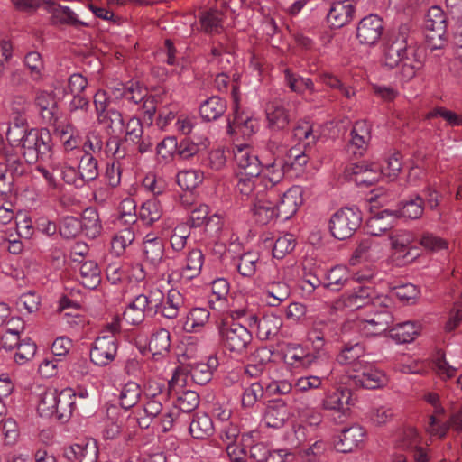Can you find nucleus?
<instances>
[{
    "instance_id": "49",
    "label": "nucleus",
    "mask_w": 462,
    "mask_h": 462,
    "mask_svg": "<svg viewBox=\"0 0 462 462\" xmlns=\"http://www.w3.org/2000/svg\"><path fill=\"white\" fill-rule=\"evenodd\" d=\"M209 317L207 308H194L189 312L183 328L189 333L199 332L208 322Z\"/></svg>"
},
{
    "instance_id": "4",
    "label": "nucleus",
    "mask_w": 462,
    "mask_h": 462,
    "mask_svg": "<svg viewBox=\"0 0 462 462\" xmlns=\"http://www.w3.org/2000/svg\"><path fill=\"white\" fill-rule=\"evenodd\" d=\"M220 341L226 350L234 355H243L252 343L249 329L235 320L225 319L218 328Z\"/></svg>"
},
{
    "instance_id": "30",
    "label": "nucleus",
    "mask_w": 462,
    "mask_h": 462,
    "mask_svg": "<svg viewBox=\"0 0 462 462\" xmlns=\"http://www.w3.org/2000/svg\"><path fill=\"white\" fill-rule=\"evenodd\" d=\"M355 7L351 0H339L331 4L327 15L331 27L341 28L349 23L353 17Z\"/></svg>"
},
{
    "instance_id": "26",
    "label": "nucleus",
    "mask_w": 462,
    "mask_h": 462,
    "mask_svg": "<svg viewBox=\"0 0 462 462\" xmlns=\"http://www.w3.org/2000/svg\"><path fill=\"white\" fill-rule=\"evenodd\" d=\"M351 402V392L346 388L338 387L326 392L321 407L327 411H335L346 415Z\"/></svg>"
},
{
    "instance_id": "1",
    "label": "nucleus",
    "mask_w": 462,
    "mask_h": 462,
    "mask_svg": "<svg viewBox=\"0 0 462 462\" xmlns=\"http://www.w3.org/2000/svg\"><path fill=\"white\" fill-rule=\"evenodd\" d=\"M383 61L390 69L401 66L400 74L404 81L411 79L422 67V60L408 47L405 29L389 38L384 46Z\"/></svg>"
},
{
    "instance_id": "41",
    "label": "nucleus",
    "mask_w": 462,
    "mask_h": 462,
    "mask_svg": "<svg viewBox=\"0 0 462 462\" xmlns=\"http://www.w3.org/2000/svg\"><path fill=\"white\" fill-rule=\"evenodd\" d=\"M184 296L178 290H169L166 299L163 298V303L159 312L166 319H175L184 307Z\"/></svg>"
},
{
    "instance_id": "35",
    "label": "nucleus",
    "mask_w": 462,
    "mask_h": 462,
    "mask_svg": "<svg viewBox=\"0 0 462 462\" xmlns=\"http://www.w3.org/2000/svg\"><path fill=\"white\" fill-rule=\"evenodd\" d=\"M365 349L360 343H348L346 344L337 356V361L339 365H349L352 373L355 368H359V365L366 363L365 357Z\"/></svg>"
},
{
    "instance_id": "17",
    "label": "nucleus",
    "mask_w": 462,
    "mask_h": 462,
    "mask_svg": "<svg viewBox=\"0 0 462 462\" xmlns=\"http://www.w3.org/2000/svg\"><path fill=\"white\" fill-rule=\"evenodd\" d=\"M344 304L350 310H366V307L372 305L374 301L376 305H382L383 301H388L385 296H375V291L371 287H359L344 296Z\"/></svg>"
},
{
    "instance_id": "59",
    "label": "nucleus",
    "mask_w": 462,
    "mask_h": 462,
    "mask_svg": "<svg viewBox=\"0 0 462 462\" xmlns=\"http://www.w3.org/2000/svg\"><path fill=\"white\" fill-rule=\"evenodd\" d=\"M104 117H97L99 124L104 125L109 128L113 134H119L124 132L125 124L121 112L116 108H110L108 111L103 113Z\"/></svg>"
},
{
    "instance_id": "19",
    "label": "nucleus",
    "mask_w": 462,
    "mask_h": 462,
    "mask_svg": "<svg viewBox=\"0 0 462 462\" xmlns=\"http://www.w3.org/2000/svg\"><path fill=\"white\" fill-rule=\"evenodd\" d=\"M397 446L408 450L413 457L414 462H429L430 455L425 448L421 446V439L414 428L405 429L399 437Z\"/></svg>"
},
{
    "instance_id": "52",
    "label": "nucleus",
    "mask_w": 462,
    "mask_h": 462,
    "mask_svg": "<svg viewBox=\"0 0 462 462\" xmlns=\"http://www.w3.org/2000/svg\"><path fill=\"white\" fill-rule=\"evenodd\" d=\"M214 423L207 414L196 415L189 424V432L194 439H202L214 432Z\"/></svg>"
},
{
    "instance_id": "15",
    "label": "nucleus",
    "mask_w": 462,
    "mask_h": 462,
    "mask_svg": "<svg viewBox=\"0 0 462 462\" xmlns=\"http://www.w3.org/2000/svg\"><path fill=\"white\" fill-rule=\"evenodd\" d=\"M383 21L376 14L365 16L356 28V38L360 44L374 46L381 39L383 32Z\"/></svg>"
},
{
    "instance_id": "25",
    "label": "nucleus",
    "mask_w": 462,
    "mask_h": 462,
    "mask_svg": "<svg viewBox=\"0 0 462 462\" xmlns=\"http://www.w3.org/2000/svg\"><path fill=\"white\" fill-rule=\"evenodd\" d=\"M262 189L258 190L256 200L252 208L253 217L260 225H266L274 218L278 217V212L274 203V197L269 198L266 193L259 197Z\"/></svg>"
},
{
    "instance_id": "33",
    "label": "nucleus",
    "mask_w": 462,
    "mask_h": 462,
    "mask_svg": "<svg viewBox=\"0 0 462 462\" xmlns=\"http://www.w3.org/2000/svg\"><path fill=\"white\" fill-rule=\"evenodd\" d=\"M349 171L354 176L353 180L357 185L370 186L381 177L379 166L375 163L361 162L350 166Z\"/></svg>"
},
{
    "instance_id": "9",
    "label": "nucleus",
    "mask_w": 462,
    "mask_h": 462,
    "mask_svg": "<svg viewBox=\"0 0 462 462\" xmlns=\"http://www.w3.org/2000/svg\"><path fill=\"white\" fill-rule=\"evenodd\" d=\"M21 330L19 328H8L3 338V346L6 349H12L16 346L14 361L18 365H23L32 359L36 353V344L31 338L25 337L19 339Z\"/></svg>"
},
{
    "instance_id": "36",
    "label": "nucleus",
    "mask_w": 462,
    "mask_h": 462,
    "mask_svg": "<svg viewBox=\"0 0 462 462\" xmlns=\"http://www.w3.org/2000/svg\"><path fill=\"white\" fill-rule=\"evenodd\" d=\"M77 164L78 161L61 160L60 162H52L51 167L53 171H60V176L66 184L81 188L85 185V182L80 176Z\"/></svg>"
},
{
    "instance_id": "8",
    "label": "nucleus",
    "mask_w": 462,
    "mask_h": 462,
    "mask_svg": "<svg viewBox=\"0 0 462 462\" xmlns=\"http://www.w3.org/2000/svg\"><path fill=\"white\" fill-rule=\"evenodd\" d=\"M348 380L355 386L365 389H378L387 383V376L374 363L367 361L359 365V368L348 375Z\"/></svg>"
},
{
    "instance_id": "56",
    "label": "nucleus",
    "mask_w": 462,
    "mask_h": 462,
    "mask_svg": "<svg viewBox=\"0 0 462 462\" xmlns=\"http://www.w3.org/2000/svg\"><path fill=\"white\" fill-rule=\"evenodd\" d=\"M259 261L258 252H246L241 254L237 260V271L244 277H252L258 268Z\"/></svg>"
},
{
    "instance_id": "42",
    "label": "nucleus",
    "mask_w": 462,
    "mask_h": 462,
    "mask_svg": "<svg viewBox=\"0 0 462 462\" xmlns=\"http://www.w3.org/2000/svg\"><path fill=\"white\" fill-rule=\"evenodd\" d=\"M384 247L385 245L381 244L377 239L367 237L360 241L355 251V254L359 258L375 261L383 255Z\"/></svg>"
},
{
    "instance_id": "31",
    "label": "nucleus",
    "mask_w": 462,
    "mask_h": 462,
    "mask_svg": "<svg viewBox=\"0 0 462 462\" xmlns=\"http://www.w3.org/2000/svg\"><path fill=\"white\" fill-rule=\"evenodd\" d=\"M164 253L163 240L153 234H147L143 242V254L145 262L157 268L163 261Z\"/></svg>"
},
{
    "instance_id": "44",
    "label": "nucleus",
    "mask_w": 462,
    "mask_h": 462,
    "mask_svg": "<svg viewBox=\"0 0 462 462\" xmlns=\"http://www.w3.org/2000/svg\"><path fill=\"white\" fill-rule=\"evenodd\" d=\"M114 95L116 98L121 99L124 104L127 102L136 106L140 102H143L146 93L144 89L137 85L131 84L125 87L122 83H118L116 87H115Z\"/></svg>"
},
{
    "instance_id": "22",
    "label": "nucleus",
    "mask_w": 462,
    "mask_h": 462,
    "mask_svg": "<svg viewBox=\"0 0 462 462\" xmlns=\"http://www.w3.org/2000/svg\"><path fill=\"white\" fill-rule=\"evenodd\" d=\"M423 399L429 404L433 406L434 414L429 417V421L426 426L428 433L433 437L442 438L446 435L448 426L446 423L440 421L439 416L444 413V408L439 402V396L436 393L428 392L423 395Z\"/></svg>"
},
{
    "instance_id": "23",
    "label": "nucleus",
    "mask_w": 462,
    "mask_h": 462,
    "mask_svg": "<svg viewBox=\"0 0 462 462\" xmlns=\"http://www.w3.org/2000/svg\"><path fill=\"white\" fill-rule=\"evenodd\" d=\"M267 126L273 131L284 129L290 122V115L282 99L275 98L266 104Z\"/></svg>"
},
{
    "instance_id": "14",
    "label": "nucleus",
    "mask_w": 462,
    "mask_h": 462,
    "mask_svg": "<svg viewBox=\"0 0 462 462\" xmlns=\"http://www.w3.org/2000/svg\"><path fill=\"white\" fill-rule=\"evenodd\" d=\"M61 145V160L79 161L83 153L81 139L78 132L69 125H60L56 129Z\"/></svg>"
},
{
    "instance_id": "2",
    "label": "nucleus",
    "mask_w": 462,
    "mask_h": 462,
    "mask_svg": "<svg viewBox=\"0 0 462 462\" xmlns=\"http://www.w3.org/2000/svg\"><path fill=\"white\" fill-rule=\"evenodd\" d=\"M171 396L169 386L157 381H148L143 389V413L144 416L137 418L141 428L146 429L156 418L160 420L162 430L169 431L173 425L174 417L170 411H163V402Z\"/></svg>"
},
{
    "instance_id": "62",
    "label": "nucleus",
    "mask_w": 462,
    "mask_h": 462,
    "mask_svg": "<svg viewBox=\"0 0 462 462\" xmlns=\"http://www.w3.org/2000/svg\"><path fill=\"white\" fill-rule=\"evenodd\" d=\"M378 166L382 175L388 177L390 180H394L399 175L402 167L401 153L393 152L388 155L384 162Z\"/></svg>"
},
{
    "instance_id": "64",
    "label": "nucleus",
    "mask_w": 462,
    "mask_h": 462,
    "mask_svg": "<svg viewBox=\"0 0 462 462\" xmlns=\"http://www.w3.org/2000/svg\"><path fill=\"white\" fill-rule=\"evenodd\" d=\"M134 232L131 227H125L120 230L114 236L111 245L112 250L116 255H121L134 240Z\"/></svg>"
},
{
    "instance_id": "11",
    "label": "nucleus",
    "mask_w": 462,
    "mask_h": 462,
    "mask_svg": "<svg viewBox=\"0 0 462 462\" xmlns=\"http://www.w3.org/2000/svg\"><path fill=\"white\" fill-rule=\"evenodd\" d=\"M118 350V339L114 335H100L90 349V360L98 366H106L113 362Z\"/></svg>"
},
{
    "instance_id": "61",
    "label": "nucleus",
    "mask_w": 462,
    "mask_h": 462,
    "mask_svg": "<svg viewBox=\"0 0 462 462\" xmlns=\"http://www.w3.org/2000/svg\"><path fill=\"white\" fill-rule=\"evenodd\" d=\"M203 180V173L198 170H184L177 174L179 186L186 190H193Z\"/></svg>"
},
{
    "instance_id": "43",
    "label": "nucleus",
    "mask_w": 462,
    "mask_h": 462,
    "mask_svg": "<svg viewBox=\"0 0 462 462\" xmlns=\"http://www.w3.org/2000/svg\"><path fill=\"white\" fill-rule=\"evenodd\" d=\"M75 390L72 388H65L58 392L57 398V413L58 420H68L75 410Z\"/></svg>"
},
{
    "instance_id": "54",
    "label": "nucleus",
    "mask_w": 462,
    "mask_h": 462,
    "mask_svg": "<svg viewBox=\"0 0 462 462\" xmlns=\"http://www.w3.org/2000/svg\"><path fill=\"white\" fill-rule=\"evenodd\" d=\"M77 165L85 184L98 176L97 161L90 152L81 153Z\"/></svg>"
},
{
    "instance_id": "39",
    "label": "nucleus",
    "mask_w": 462,
    "mask_h": 462,
    "mask_svg": "<svg viewBox=\"0 0 462 462\" xmlns=\"http://www.w3.org/2000/svg\"><path fill=\"white\" fill-rule=\"evenodd\" d=\"M284 82L292 92L300 96L304 95L306 92H316V88L311 79L294 73L290 69H284Z\"/></svg>"
},
{
    "instance_id": "45",
    "label": "nucleus",
    "mask_w": 462,
    "mask_h": 462,
    "mask_svg": "<svg viewBox=\"0 0 462 462\" xmlns=\"http://www.w3.org/2000/svg\"><path fill=\"white\" fill-rule=\"evenodd\" d=\"M226 109V102L218 97H211L199 106V114L206 121H214L219 118Z\"/></svg>"
},
{
    "instance_id": "21",
    "label": "nucleus",
    "mask_w": 462,
    "mask_h": 462,
    "mask_svg": "<svg viewBox=\"0 0 462 462\" xmlns=\"http://www.w3.org/2000/svg\"><path fill=\"white\" fill-rule=\"evenodd\" d=\"M44 9L51 14L54 24H66L74 27L88 26V23L79 20L77 14L69 6L61 5L52 0H43Z\"/></svg>"
},
{
    "instance_id": "3",
    "label": "nucleus",
    "mask_w": 462,
    "mask_h": 462,
    "mask_svg": "<svg viewBox=\"0 0 462 462\" xmlns=\"http://www.w3.org/2000/svg\"><path fill=\"white\" fill-rule=\"evenodd\" d=\"M393 321V317L386 301L382 305H376L374 301L372 305L366 307V310L358 313L355 327L364 337H372L387 331Z\"/></svg>"
},
{
    "instance_id": "60",
    "label": "nucleus",
    "mask_w": 462,
    "mask_h": 462,
    "mask_svg": "<svg viewBox=\"0 0 462 462\" xmlns=\"http://www.w3.org/2000/svg\"><path fill=\"white\" fill-rule=\"evenodd\" d=\"M296 240L291 234H283L277 237L273 245V256L282 259L295 248Z\"/></svg>"
},
{
    "instance_id": "63",
    "label": "nucleus",
    "mask_w": 462,
    "mask_h": 462,
    "mask_svg": "<svg viewBox=\"0 0 462 462\" xmlns=\"http://www.w3.org/2000/svg\"><path fill=\"white\" fill-rule=\"evenodd\" d=\"M41 299L34 291L23 293L15 301L17 310L21 313L31 314L39 310Z\"/></svg>"
},
{
    "instance_id": "51",
    "label": "nucleus",
    "mask_w": 462,
    "mask_h": 462,
    "mask_svg": "<svg viewBox=\"0 0 462 462\" xmlns=\"http://www.w3.org/2000/svg\"><path fill=\"white\" fill-rule=\"evenodd\" d=\"M350 276L351 273L346 266L337 265L328 272V282L324 284V288L337 291L346 285Z\"/></svg>"
},
{
    "instance_id": "29",
    "label": "nucleus",
    "mask_w": 462,
    "mask_h": 462,
    "mask_svg": "<svg viewBox=\"0 0 462 462\" xmlns=\"http://www.w3.org/2000/svg\"><path fill=\"white\" fill-rule=\"evenodd\" d=\"M204 263V254L199 249H192L186 257V263L180 273L173 272L169 274L168 282H170L177 275L184 282H189L199 275Z\"/></svg>"
},
{
    "instance_id": "37",
    "label": "nucleus",
    "mask_w": 462,
    "mask_h": 462,
    "mask_svg": "<svg viewBox=\"0 0 462 462\" xmlns=\"http://www.w3.org/2000/svg\"><path fill=\"white\" fill-rule=\"evenodd\" d=\"M395 221V216L388 209L381 210L372 216L366 222L365 231L371 236H378L391 229Z\"/></svg>"
},
{
    "instance_id": "55",
    "label": "nucleus",
    "mask_w": 462,
    "mask_h": 462,
    "mask_svg": "<svg viewBox=\"0 0 462 462\" xmlns=\"http://www.w3.org/2000/svg\"><path fill=\"white\" fill-rule=\"evenodd\" d=\"M142 390L135 382H127L120 390L118 399L125 410L134 407L140 400Z\"/></svg>"
},
{
    "instance_id": "28",
    "label": "nucleus",
    "mask_w": 462,
    "mask_h": 462,
    "mask_svg": "<svg viewBox=\"0 0 462 462\" xmlns=\"http://www.w3.org/2000/svg\"><path fill=\"white\" fill-rule=\"evenodd\" d=\"M327 364V369L324 371V374L320 376L317 375H309L302 376L297 379L295 382L294 387L300 392H307L312 389H319L323 380H331L336 383H347V381L345 378H339L337 376V370L334 367H331L328 363Z\"/></svg>"
},
{
    "instance_id": "38",
    "label": "nucleus",
    "mask_w": 462,
    "mask_h": 462,
    "mask_svg": "<svg viewBox=\"0 0 462 462\" xmlns=\"http://www.w3.org/2000/svg\"><path fill=\"white\" fill-rule=\"evenodd\" d=\"M137 306L143 308L147 316L152 317L159 312L163 303V291L158 288L148 290L134 297Z\"/></svg>"
},
{
    "instance_id": "58",
    "label": "nucleus",
    "mask_w": 462,
    "mask_h": 462,
    "mask_svg": "<svg viewBox=\"0 0 462 462\" xmlns=\"http://www.w3.org/2000/svg\"><path fill=\"white\" fill-rule=\"evenodd\" d=\"M171 347V335L169 330L165 328L156 329L149 341V349L153 354H162L167 352Z\"/></svg>"
},
{
    "instance_id": "5",
    "label": "nucleus",
    "mask_w": 462,
    "mask_h": 462,
    "mask_svg": "<svg viewBox=\"0 0 462 462\" xmlns=\"http://www.w3.org/2000/svg\"><path fill=\"white\" fill-rule=\"evenodd\" d=\"M361 221V212L357 208H343L331 216L329 230L335 238L344 240L355 233L359 227Z\"/></svg>"
},
{
    "instance_id": "53",
    "label": "nucleus",
    "mask_w": 462,
    "mask_h": 462,
    "mask_svg": "<svg viewBox=\"0 0 462 462\" xmlns=\"http://www.w3.org/2000/svg\"><path fill=\"white\" fill-rule=\"evenodd\" d=\"M81 230H83L87 236L96 238L101 234L102 225L99 219L98 213L93 208H87L82 215L80 220Z\"/></svg>"
},
{
    "instance_id": "32",
    "label": "nucleus",
    "mask_w": 462,
    "mask_h": 462,
    "mask_svg": "<svg viewBox=\"0 0 462 462\" xmlns=\"http://www.w3.org/2000/svg\"><path fill=\"white\" fill-rule=\"evenodd\" d=\"M225 17L224 12L216 8L201 11L199 15L200 30L210 35L222 33L225 32Z\"/></svg>"
},
{
    "instance_id": "6",
    "label": "nucleus",
    "mask_w": 462,
    "mask_h": 462,
    "mask_svg": "<svg viewBox=\"0 0 462 462\" xmlns=\"http://www.w3.org/2000/svg\"><path fill=\"white\" fill-rule=\"evenodd\" d=\"M425 38L428 47L431 50L440 49L445 42L446 16L438 6L429 9L424 20Z\"/></svg>"
},
{
    "instance_id": "48",
    "label": "nucleus",
    "mask_w": 462,
    "mask_h": 462,
    "mask_svg": "<svg viewBox=\"0 0 462 462\" xmlns=\"http://www.w3.org/2000/svg\"><path fill=\"white\" fill-rule=\"evenodd\" d=\"M291 293L290 286L284 281H273L264 294L270 306H277L286 300Z\"/></svg>"
},
{
    "instance_id": "46",
    "label": "nucleus",
    "mask_w": 462,
    "mask_h": 462,
    "mask_svg": "<svg viewBox=\"0 0 462 462\" xmlns=\"http://www.w3.org/2000/svg\"><path fill=\"white\" fill-rule=\"evenodd\" d=\"M420 330V324L406 321L394 327L391 330V337L399 344L410 343L417 337Z\"/></svg>"
},
{
    "instance_id": "40",
    "label": "nucleus",
    "mask_w": 462,
    "mask_h": 462,
    "mask_svg": "<svg viewBox=\"0 0 462 462\" xmlns=\"http://www.w3.org/2000/svg\"><path fill=\"white\" fill-rule=\"evenodd\" d=\"M258 122L248 115L236 113L233 120L228 121V132L230 134H241L250 136L258 129Z\"/></svg>"
},
{
    "instance_id": "12",
    "label": "nucleus",
    "mask_w": 462,
    "mask_h": 462,
    "mask_svg": "<svg viewBox=\"0 0 462 462\" xmlns=\"http://www.w3.org/2000/svg\"><path fill=\"white\" fill-rule=\"evenodd\" d=\"M302 188L292 186L288 189L281 188V191L274 196V203L279 217L283 220L290 219L303 203Z\"/></svg>"
},
{
    "instance_id": "18",
    "label": "nucleus",
    "mask_w": 462,
    "mask_h": 462,
    "mask_svg": "<svg viewBox=\"0 0 462 462\" xmlns=\"http://www.w3.org/2000/svg\"><path fill=\"white\" fill-rule=\"evenodd\" d=\"M286 362L296 367L309 368L317 364L328 363L320 351L310 352L300 345L291 346L285 354Z\"/></svg>"
},
{
    "instance_id": "10",
    "label": "nucleus",
    "mask_w": 462,
    "mask_h": 462,
    "mask_svg": "<svg viewBox=\"0 0 462 462\" xmlns=\"http://www.w3.org/2000/svg\"><path fill=\"white\" fill-rule=\"evenodd\" d=\"M185 383V376L175 373L169 381V392L171 396H175L174 405L183 412L194 411L199 403V394L190 390H182Z\"/></svg>"
},
{
    "instance_id": "16",
    "label": "nucleus",
    "mask_w": 462,
    "mask_h": 462,
    "mask_svg": "<svg viewBox=\"0 0 462 462\" xmlns=\"http://www.w3.org/2000/svg\"><path fill=\"white\" fill-rule=\"evenodd\" d=\"M234 159L238 175L259 177L261 162L252 148L247 144H237L233 148Z\"/></svg>"
},
{
    "instance_id": "57",
    "label": "nucleus",
    "mask_w": 462,
    "mask_h": 462,
    "mask_svg": "<svg viewBox=\"0 0 462 462\" xmlns=\"http://www.w3.org/2000/svg\"><path fill=\"white\" fill-rule=\"evenodd\" d=\"M162 214V207L158 199H151L144 201L139 209V217L146 225H152L158 221Z\"/></svg>"
},
{
    "instance_id": "34",
    "label": "nucleus",
    "mask_w": 462,
    "mask_h": 462,
    "mask_svg": "<svg viewBox=\"0 0 462 462\" xmlns=\"http://www.w3.org/2000/svg\"><path fill=\"white\" fill-rule=\"evenodd\" d=\"M74 262H78L74 268L79 271L83 286L90 290L96 289L101 282L97 263L92 260H74Z\"/></svg>"
},
{
    "instance_id": "7",
    "label": "nucleus",
    "mask_w": 462,
    "mask_h": 462,
    "mask_svg": "<svg viewBox=\"0 0 462 462\" xmlns=\"http://www.w3.org/2000/svg\"><path fill=\"white\" fill-rule=\"evenodd\" d=\"M51 135L47 129L31 128L25 135L20 148L28 162L36 161L45 155L51 149Z\"/></svg>"
},
{
    "instance_id": "20",
    "label": "nucleus",
    "mask_w": 462,
    "mask_h": 462,
    "mask_svg": "<svg viewBox=\"0 0 462 462\" xmlns=\"http://www.w3.org/2000/svg\"><path fill=\"white\" fill-rule=\"evenodd\" d=\"M98 448L92 439H79L64 450V456L70 462H97Z\"/></svg>"
},
{
    "instance_id": "50",
    "label": "nucleus",
    "mask_w": 462,
    "mask_h": 462,
    "mask_svg": "<svg viewBox=\"0 0 462 462\" xmlns=\"http://www.w3.org/2000/svg\"><path fill=\"white\" fill-rule=\"evenodd\" d=\"M35 103L44 122L54 123L57 107L52 95L48 91H40L35 97Z\"/></svg>"
},
{
    "instance_id": "47",
    "label": "nucleus",
    "mask_w": 462,
    "mask_h": 462,
    "mask_svg": "<svg viewBox=\"0 0 462 462\" xmlns=\"http://www.w3.org/2000/svg\"><path fill=\"white\" fill-rule=\"evenodd\" d=\"M58 391L49 388L39 394L37 410L42 417H56Z\"/></svg>"
},
{
    "instance_id": "24",
    "label": "nucleus",
    "mask_w": 462,
    "mask_h": 462,
    "mask_svg": "<svg viewBox=\"0 0 462 462\" xmlns=\"http://www.w3.org/2000/svg\"><path fill=\"white\" fill-rule=\"evenodd\" d=\"M366 436L365 430L359 425H353L342 430L335 442V449L340 453L352 452L364 443Z\"/></svg>"
},
{
    "instance_id": "13",
    "label": "nucleus",
    "mask_w": 462,
    "mask_h": 462,
    "mask_svg": "<svg viewBox=\"0 0 462 462\" xmlns=\"http://www.w3.org/2000/svg\"><path fill=\"white\" fill-rule=\"evenodd\" d=\"M261 183L259 188L263 187L267 192L269 198L274 197L281 191L284 182V164L282 160L274 159L271 163L261 164Z\"/></svg>"
},
{
    "instance_id": "27",
    "label": "nucleus",
    "mask_w": 462,
    "mask_h": 462,
    "mask_svg": "<svg viewBox=\"0 0 462 462\" xmlns=\"http://www.w3.org/2000/svg\"><path fill=\"white\" fill-rule=\"evenodd\" d=\"M371 140V125L366 121H357L350 132L348 150L355 155H363Z\"/></svg>"
}]
</instances>
